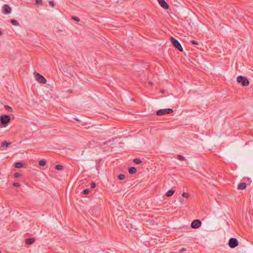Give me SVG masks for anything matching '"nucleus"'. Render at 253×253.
I'll return each mask as SVG.
<instances>
[{
	"instance_id": "nucleus-1",
	"label": "nucleus",
	"mask_w": 253,
	"mask_h": 253,
	"mask_svg": "<svg viewBox=\"0 0 253 253\" xmlns=\"http://www.w3.org/2000/svg\"><path fill=\"white\" fill-rule=\"evenodd\" d=\"M10 118L7 115H2L0 117V128L6 127L10 122Z\"/></svg>"
},
{
	"instance_id": "nucleus-31",
	"label": "nucleus",
	"mask_w": 253,
	"mask_h": 253,
	"mask_svg": "<svg viewBox=\"0 0 253 253\" xmlns=\"http://www.w3.org/2000/svg\"><path fill=\"white\" fill-rule=\"evenodd\" d=\"M186 251V249L184 248H182L181 249V250H180V252H184Z\"/></svg>"
},
{
	"instance_id": "nucleus-33",
	"label": "nucleus",
	"mask_w": 253,
	"mask_h": 253,
	"mask_svg": "<svg viewBox=\"0 0 253 253\" xmlns=\"http://www.w3.org/2000/svg\"><path fill=\"white\" fill-rule=\"evenodd\" d=\"M2 34V33L1 31L0 30V35H1Z\"/></svg>"
},
{
	"instance_id": "nucleus-28",
	"label": "nucleus",
	"mask_w": 253,
	"mask_h": 253,
	"mask_svg": "<svg viewBox=\"0 0 253 253\" xmlns=\"http://www.w3.org/2000/svg\"><path fill=\"white\" fill-rule=\"evenodd\" d=\"M5 107L6 109H7L10 112H11L12 110V108L9 106H5Z\"/></svg>"
},
{
	"instance_id": "nucleus-6",
	"label": "nucleus",
	"mask_w": 253,
	"mask_h": 253,
	"mask_svg": "<svg viewBox=\"0 0 253 253\" xmlns=\"http://www.w3.org/2000/svg\"><path fill=\"white\" fill-rule=\"evenodd\" d=\"M228 245L231 248H235L238 245L237 239L234 238L230 239L228 242Z\"/></svg>"
},
{
	"instance_id": "nucleus-14",
	"label": "nucleus",
	"mask_w": 253,
	"mask_h": 253,
	"mask_svg": "<svg viewBox=\"0 0 253 253\" xmlns=\"http://www.w3.org/2000/svg\"><path fill=\"white\" fill-rule=\"evenodd\" d=\"M24 164L21 162H17L14 164L15 167L17 169H20L23 167Z\"/></svg>"
},
{
	"instance_id": "nucleus-26",
	"label": "nucleus",
	"mask_w": 253,
	"mask_h": 253,
	"mask_svg": "<svg viewBox=\"0 0 253 253\" xmlns=\"http://www.w3.org/2000/svg\"><path fill=\"white\" fill-rule=\"evenodd\" d=\"M182 196L183 197H186L187 198L189 196V194L188 193H186V192H183L182 194Z\"/></svg>"
},
{
	"instance_id": "nucleus-11",
	"label": "nucleus",
	"mask_w": 253,
	"mask_h": 253,
	"mask_svg": "<svg viewBox=\"0 0 253 253\" xmlns=\"http://www.w3.org/2000/svg\"><path fill=\"white\" fill-rule=\"evenodd\" d=\"M11 142H8L6 141H2L0 144V148L8 147L11 145Z\"/></svg>"
},
{
	"instance_id": "nucleus-7",
	"label": "nucleus",
	"mask_w": 253,
	"mask_h": 253,
	"mask_svg": "<svg viewBox=\"0 0 253 253\" xmlns=\"http://www.w3.org/2000/svg\"><path fill=\"white\" fill-rule=\"evenodd\" d=\"M201 220L199 219H195L192 222L191 227L194 229L198 228L201 226Z\"/></svg>"
},
{
	"instance_id": "nucleus-2",
	"label": "nucleus",
	"mask_w": 253,
	"mask_h": 253,
	"mask_svg": "<svg viewBox=\"0 0 253 253\" xmlns=\"http://www.w3.org/2000/svg\"><path fill=\"white\" fill-rule=\"evenodd\" d=\"M170 40L175 48L177 49L179 51H183V48L181 44L176 39L171 37H170Z\"/></svg>"
},
{
	"instance_id": "nucleus-22",
	"label": "nucleus",
	"mask_w": 253,
	"mask_h": 253,
	"mask_svg": "<svg viewBox=\"0 0 253 253\" xmlns=\"http://www.w3.org/2000/svg\"><path fill=\"white\" fill-rule=\"evenodd\" d=\"M90 191L88 189H84V191H83V194H87L89 193Z\"/></svg>"
},
{
	"instance_id": "nucleus-29",
	"label": "nucleus",
	"mask_w": 253,
	"mask_h": 253,
	"mask_svg": "<svg viewBox=\"0 0 253 253\" xmlns=\"http://www.w3.org/2000/svg\"><path fill=\"white\" fill-rule=\"evenodd\" d=\"M49 5H50L51 6H52V7H54V5H55V4H54V3L53 2V1H51V0L49 1Z\"/></svg>"
},
{
	"instance_id": "nucleus-23",
	"label": "nucleus",
	"mask_w": 253,
	"mask_h": 253,
	"mask_svg": "<svg viewBox=\"0 0 253 253\" xmlns=\"http://www.w3.org/2000/svg\"><path fill=\"white\" fill-rule=\"evenodd\" d=\"M72 19L73 20H74V21H77V22H79L80 20V19L78 17H76V16L72 17Z\"/></svg>"
},
{
	"instance_id": "nucleus-20",
	"label": "nucleus",
	"mask_w": 253,
	"mask_h": 253,
	"mask_svg": "<svg viewBox=\"0 0 253 253\" xmlns=\"http://www.w3.org/2000/svg\"><path fill=\"white\" fill-rule=\"evenodd\" d=\"M125 175L123 174H120L118 176V179L120 180H123L125 178Z\"/></svg>"
},
{
	"instance_id": "nucleus-16",
	"label": "nucleus",
	"mask_w": 253,
	"mask_h": 253,
	"mask_svg": "<svg viewBox=\"0 0 253 253\" xmlns=\"http://www.w3.org/2000/svg\"><path fill=\"white\" fill-rule=\"evenodd\" d=\"M10 22L12 25H13L14 26H18L19 25L18 22L16 20L12 19V20H11Z\"/></svg>"
},
{
	"instance_id": "nucleus-17",
	"label": "nucleus",
	"mask_w": 253,
	"mask_h": 253,
	"mask_svg": "<svg viewBox=\"0 0 253 253\" xmlns=\"http://www.w3.org/2000/svg\"><path fill=\"white\" fill-rule=\"evenodd\" d=\"M133 162L135 163L136 164H140L142 163V161L138 158H135L133 160Z\"/></svg>"
},
{
	"instance_id": "nucleus-19",
	"label": "nucleus",
	"mask_w": 253,
	"mask_h": 253,
	"mask_svg": "<svg viewBox=\"0 0 253 253\" xmlns=\"http://www.w3.org/2000/svg\"><path fill=\"white\" fill-rule=\"evenodd\" d=\"M63 168V166L61 165H57L55 166V169L57 170H62Z\"/></svg>"
},
{
	"instance_id": "nucleus-34",
	"label": "nucleus",
	"mask_w": 253,
	"mask_h": 253,
	"mask_svg": "<svg viewBox=\"0 0 253 253\" xmlns=\"http://www.w3.org/2000/svg\"><path fill=\"white\" fill-rule=\"evenodd\" d=\"M75 120H76L77 121H78V122H79V121H79L78 119H75Z\"/></svg>"
},
{
	"instance_id": "nucleus-24",
	"label": "nucleus",
	"mask_w": 253,
	"mask_h": 253,
	"mask_svg": "<svg viewBox=\"0 0 253 253\" xmlns=\"http://www.w3.org/2000/svg\"><path fill=\"white\" fill-rule=\"evenodd\" d=\"M177 157L178 158L179 160H185V158L182 156V155H178L177 156Z\"/></svg>"
},
{
	"instance_id": "nucleus-10",
	"label": "nucleus",
	"mask_w": 253,
	"mask_h": 253,
	"mask_svg": "<svg viewBox=\"0 0 253 253\" xmlns=\"http://www.w3.org/2000/svg\"><path fill=\"white\" fill-rule=\"evenodd\" d=\"M246 187L247 184L244 182H241L238 184L237 189L238 190H244L245 189Z\"/></svg>"
},
{
	"instance_id": "nucleus-15",
	"label": "nucleus",
	"mask_w": 253,
	"mask_h": 253,
	"mask_svg": "<svg viewBox=\"0 0 253 253\" xmlns=\"http://www.w3.org/2000/svg\"><path fill=\"white\" fill-rule=\"evenodd\" d=\"M174 192L175 191L173 190H169L166 193L165 195L167 197H170L174 193Z\"/></svg>"
},
{
	"instance_id": "nucleus-30",
	"label": "nucleus",
	"mask_w": 253,
	"mask_h": 253,
	"mask_svg": "<svg viewBox=\"0 0 253 253\" xmlns=\"http://www.w3.org/2000/svg\"><path fill=\"white\" fill-rule=\"evenodd\" d=\"M96 186V184L94 182H91L90 187L91 188H94Z\"/></svg>"
},
{
	"instance_id": "nucleus-4",
	"label": "nucleus",
	"mask_w": 253,
	"mask_h": 253,
	"mask_svg": "<svg viewBox=\"0 0 253 253\" xmlns=\"http://www.w3.org/2000/svg\"><path fill=\"white\" fill-rule=\"evenodd\" d=\"M34 75L36 80L38 82L43 84H46V80L42 75L37 72H35Z\"/></svg>"
},
{
	"instance_id": "nucleus-32",
	"label": "nucleus",
	"mask_w": 253,
	"mask_h": 253,
	"mask_svg": "<svg viewBox=\"0 0 253 253\" xmlns=\"http://www.w3.org/2000/svg\"><path fill=\"white\" fill-rule=\"evenodd\" d=\"M42 0H36V3L40 4L42 2Z\"/></svg>"
},
{
	"instance_id": "nucleus-5",
	"label": "nucleus",
	"mask_w": 253,
	"mask_h": 253,
	"mask_svg": "<svg viewBox=\"0 0 253 253\" xmlns=\"http://www.w3.org/2000/svg\"><path fill=\"white\" fill-rule=\"evenodd\" d=\"M173 112L172 109H160L157 111L156 115L157 116H162L165 114H169Z\"/></svg>"
},
{
	"instance_id": "nucleus-8",
	"label": "nucleus",
	"mask_w": 253,
	"mask_h": 253,
	"mask_svg": "<svg viewBox=\"0 0 253 253\" xmlns=\"http://www.w3.org/2000/svg\"><path fill=\"white\" fill-rule=\"evenodd\" d=\"M160 6L165 9H168L169 6L165 0H157Z\"/></svg>"
},
{
	"instance_id": "nucleus-12",
	"label": "nucleus",
	"mask_w": 253,
	"mask_h": 253,
	"mask_svg": "<svg viewBox=\"0 0 253 253\" xmlns=\"http://www.w3.org/2000/svg\"><path fill=\"white\" fill-rule=\"evenodd\" d=\"M136 169L135 168L131 167L128 169V172L130 174H134L136 172Z\"/></svg>"
},
{
	"instance_id": "nucleus-3",
	"label": "nucleus",
	"mask_w": 253,
	"mask_h": 253,
	"mask_svg": "<svg viewBox=\"0 0 253 253\" xmlns=\"http://www.w3.org/2000/svg\"><path fill=\"white\" fill-rule=\"evenodd\" d=\"M237 81L243 86H248L249 84V80L245 77L239 76L237 78Z\"/></svg>"
},
{
	"instance_id": "nucleus-27",
	"label": "nucleus",
	"mask_w": 253,
	"mask_h": 253,
	"mask_svg": "<svg viewBox=\"0 0 253 253\" xmlns=\"http://www.w3.org/2000/svg\"><path fill=\"white\" fill-rule=\"evenodd\" d=\"M13 185L15 187H19V186H20V184L19 182H14V183H13Z\"/></svg>"
},
{
	"instance_id": "nucleus-21",
	"label": "nucleus",
	"mask_w": 253,
	"mask_h": 253,
	"mask_svg": "<svg viewBox=\"0 0 253 253\" xmlns=\"http://www.w3.org/2000/svg\"><path fill=\"white\" fill-rule=\"evenodd\" d=\"M21 176V174L20 173L16 172L14 174V177L15 178H18Z\"/></svg>"
},
{
	"instance_id": "nucleus-25",
	"label": "nucleus",
	"mask_w": 253,
	"mask_h": 253,
	"mask_svg": "<svg viewBox=\"0 0 253 253\" xmlns=\"http://www.w3.org/2000/svg\"><path fill=\"white\" fill-rule=\"evenodd\" d=\"M191 42L195 45H198L199 44V42L197 41H196L195 40H192L191 41Z\"/></svg>"
},
{
	"instance_id": "nucleus-35",
	"label": "nucleus",
	"mask_w": 253,
	"mask_h": 253,
	"mask_svg": "<svg viewBox=\"0 0 253 253\" xmlns=\"http://www.w3.org/2000/svg\"><path fill=\"white\" fill-rule=\"evenodd\" d=\"M0 253H1L0 251Z\"/></svg>"
},
{
	"instance_id": "nucleus-9",
	"label": "nucleus",
	"mask_w": 253,
	"mask_h": 253,
	"mask_svg": "<svg viewBox=\"0 0 253 253\" xmlns=\"http://www.w3.org/2000/svg\"><path fill=\"white\" fill-rule=\"evenodd\" d=\"M2 10L4 14H7L11 12V8L8 4H4L3 6Z\"/></svg>"
},
{
	"instance_id": "nucleus-13",
	"label": "nucleus",
	"mask_w": 253,
	"mask_h": 253,
	"mask_svg": "<svg viewBox=\"0 0 253 253\" xmlns=\"http://www.w3.org/2000/svg\"><path fill=\"white\" fill-rule=\"evenodd\" d=\"M35 238H29L26 240L25 243L27 245H31L35 242Z\"/></svg>"
},
{
	"instance_id": "nucleus-18",
	"label": "nucleus",
	"mask_w": 253,
	"mask_h": 253,
	"mask_svg": "<svg viewBox=\"0 0 253 253\" xmlns=\"http://www.w3.org/2000/svg\"><path fill=\"white\" fill-rule=\"evenodd\" d=\"M46 164V162L45 160H42L39 161V164L41 166H44Z\"/></svg>"
}]
</instances>
